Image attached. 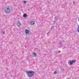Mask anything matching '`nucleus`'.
Segmentation results:
<instances>
[{"label": "nucleus", "mask_w": 79, "mask_h": 79, "mask_svg": "<svg viewBox=\"0 0 79 79\" xmlns=\"http://www.w3.org/2000/svg\"><path fill=\"white\" fill-rule=\"evenodd\" d=\"M27 74L28 77L30 78L34 76V72L32 70H29L27 72Z\"/></svg>", "instance_id": "1"}, {"label": "nucleus", "mask_w": 79, "mask_h": 79, "mask_svg": "<svg viewBox=\"0 0 79 79\" xmlns=\"http://www.w3.org/2000/svg\"><path fill=\"white\" fill-rule=\"evenodd\" d=\"M10 8L9 7H7L6 8V9L5 10V12H6V13L8 14L10 13Z\"/></svg>", "instance_id": "2"}, {"label": "nucleus", "mask_w": 79, "mask_h": 79, "mask_svg": "<svg viewBox=\"0 0 79 79\" xmlns=\"http://www.w3.org/2000/svg\"><path fill=\"white\" fill-rule=\"evenodd\" d=\"M75 62H76V61L75 60H72L71 61H70L69 65L70 66H71V65H73L74 63H75Z\"/></svg>", "instance_id": "3"}, {"label": "nucleus", "mask_w": 79, "mask_h": 79, "mask_svg": "<svg viewBox=\"0 0 79 79\" xmlns=\"http://www.w3.org/2000/svg\"><path fill=\"white\" fill-rule=\"evenodd\" d=\"M17 24L18 27H19V26H20V25H21V22L20 21H18L17 22Z\"/></svg>", "instance_id": "4"}, {"label": "nucleus", "mask_w": 79, "mask_h": 79, "mask_svg": "<svg viewBox=\"0 0 79 79\" xmlns=\"http://www.w3.org/2000/svg\"><path fill=\"white\" fill-rule=\"evenodd\" d=\"M25 32L26 34H28L29 33V31L27 29H26Z\"/></svg>", "instance_id": "5"}, {"label": "nucleus", "mask_w": 79, "mask_h": 79, "mask_svg": "<svg viewBox=\"0 0 79 79\" xmlns=\"http://www.w3.org/2000/svg\"><path fill=\"white\" fill-rule=\"evenodd\" d=\"M34 23H35V22L34 21H31L30 22V24L31 25H34Z\"/></svg>", "instance_id": "6"}, {"label": "nucleus", "mask_w": 79, "mask_h": 79, "mask_svg": "<svg viewBox=\"0 0 79 79\" xmlns=\"http://www.w3.org/2000/svg\"><path fill=\"white\" fill-rule=\"evenodd\" d=\"M27 16V14H24L23 15V18H26Z\"/></svg>", "instance_id": "7"}, {"label": "nucleus", "mask_w": 79, "mask_h": 79, "mask_svg": "<svg viewBox=\"0 0 79 79\" xmlns=\"http://www.w3.org/2000/svg\"><path fill=\"white\" fill-rule=\"evenodd\" d=\"M33 55L34 56H36V55H37V54L35 52H34L33 54Z\"/></svg>", "instance_id": "8"}, {"label": "nucleus", "mask_w": 79, "mask_h": 79, "mask_svg": "<svg viewBox=\"0 0 79 79\" xmlns=\"http://www.w3.org/2000/svg\"><path fill=\"white\" fill-rule=\"evenodd\" d=\"M77 31L79 33V26H78V28H77Z\"/></svg>", "instance_id": "9"}, {"label": "nucleus", "mask_w": 79, "mask_h": 79, "mask_svg": "<svg viewBox=\"0 0 79 79\" xmlns=\"http://www.w3.org/2000/svg\"><path fill=\"white\" fill-rule=\"evenodd\" d=\"M59 44L60 45V46H61V45H62V42H59Z\"/></svg>", "instance_id": "10"}, {"label": "nucleus", "mask_w": 79, "mask_h": 79, "mask_svg": "<svg viewBox=\"0 0 79 79\" xmlns=\"http://www.w3.org/2000/svg\"><path fill=\"white\" fill-rule=\"evenodd\" d=\"M53 74H57V72L56 71H55L54 73H53Z\"/></svg>", "instance_id": "11"}, {"label": "nucleus", "mask_w": 79, "mask_h": 79, "mask_svg": "<svg viewBox=\"0 0 79 79\" xmlns=\"http://www.w3.org/2000/svg\"><path fill=\"white\" fill-rule=\"evenodd\" d=\"M2 33L3 34H5V32L2 31Z\"/></svg>", "instance_id": "12"}, {"label": "nucleus", "mask_w": 79, "mask_h": 79, "mask_svg": "<svg viewBox=\"0 0 79 79\" xmlns=\"http://www.w3.org/2000/svg\"><path fill=\"white\" fill-rule=\"evenodd\" d=\"M23 3H26V1H23Z\"/></svg>", "instance_id": "13"}, {"label": "nucleus", "mask_w": 79, "mask_h": 79, "mask_svg": "<svg viewBox=\"0 0 79 79\" xmlns=\"http://www.w3.org/2000/svg\"><path fill=\"white\" fill-rule=\"evenodd\" d=\"M57 53H58V52H55V53H56V54Z\"/></svg>", "instance_id": "14"}, {"label": "nucleus", "mask_w": 79, "mask_h": 79, "mask_svg": "<svg viewBox=\"0 0 79 79\" xmlns=\"http://www.w3.org/2000/svg\"><path fill=\"white\" fill-rule=\"evenodd\" d=\"M55 23V21H53V23Z\"/></svg>", "instance_id": "15"}, {"label": "nucleus", "mask_w": 79, "mask_h": 79, "mask_svg": "<svg viewBox=\"0 0 79 79\" xmlns=\"http://www.w3.org/2000/svg\"><path fill=\"white\" fill-rule=\"evenodd\" d=\"M48 33H47V35H48Z\"/></svg>", "instance_id": "16"}, {"label": "nucleus", "mask_w": 79, "mask_h": 79, "mask_svg": "<svg viewBox=\"0 0 79 79\" xmlns=\"http://www.w3.org/2000/svg\"><path fill=\"white\" fill-rule=\"evenodd\" d=\"M78 21H79V19H78Z\"/></svg>", "instance_id": "17"}, {"label": "nucleus", "mask_w": 79, "mask_h": 79, "mask_svg": "<svg viewBox=\"0 0 79 79\" xmlns=\"http://www.w3.org/2000/svg\"><path fill=\"white\" fill-rule=\"evenodd\" d=\"M68 79H69V78H68Z\"/></svg>", "instance_id": "18"}]
</instances>
